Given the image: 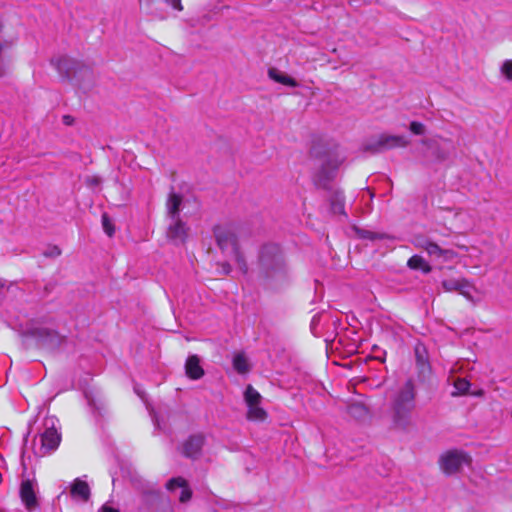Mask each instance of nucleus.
Listing matches in <instances>:
<instances>
[{"mask_svg": "<svg viewBox=\"0 0 512 512\" xmlns=\"http://www.w3.org/2000/svg\"><path fill=\"white\" fill-rule=\"evenodd\" d=\"M415 396V387L411 380L407 381L394 396L391 408V420L394 428L406 429L412 424Z\"/></svg>", "mask_w": 512, "mask_h": 512, "instance_id": "obj_1", "label": "nucleus"}, {"mask_svg": "<svg viewBox=\"0 0 512 512\" xmlns=\"http://www.w3.org/2000/svg\"><path fill=\"white\" fill-rule=\"evenodd\" d=\"M259 261L271 286H276L287 280L288 269L279 246L275 244L265 245L261 250Z\"/></svg>", "mask_w": 512, "mask_h": 512, "instance_id": "obj_2", "label": "nucleus"}, {"mask_svg": "<svg viewBox=\"0 0 512 512\" xmlns=\"http://www.w3.org/2000/svg\"><path fill=\"white\" fill-rule=\"evenodd\" d=\"M217 245L223 252H230L239 270L247 273V264L237 244L236 227L232 224H219L214 227Z\"/></svg>", "mask_w": 512, "mask_h": 512, "instance_id": "obj_3", "label": "nucleus"}, {"mask_svg": "<svg viewBox=\"0 0 512 512\" xmlns=\"http://www.w3.org/2000/svg\"><path fill=\"white\" fill-rule=\"evenodd\" d=\"M244 400L247 406V418L252 421H264L267 417L266 411L261 407L262 396L248 385L244 392Z\"/></svg>", "mask_w": 512, "mask_h": 512, "instance_id": "obj_4", "label": "nucleus"}, {"mask_svg": "<svg viewBox=\"0 0 512 512\" xmlns=\"http://www.w3.org/2000/svg\"><path fill=\"white\" fill-rule=\"evenodd\" d=\"M439 463L442 471L451 475L457 473L463 466L469 465L470 457L462 451L451 450L440 457Z\"/></svg>", "mask_w": 512, "mask_h": 512, "instance_id": "obj_5", "label": "nucleus"}, {"mask_svg": "<svg viewBox=\"0 0 512 512\" xmlns=\"http://www.w3.org/2000/svg\"><path fill=\"white\" fill-rule=\"evenodd\" d=\"M54 424L55 421L52 418L46 419L45 421V430L40 435L41 455H45L47 453H50L51 451H54L60 443L61 436L58 433L57 429L55 428Z\"/></svg>", "mask_w": 512, "mask_h": 512, "instance_id": "obj_6", "label": "nucleus"}, {"mask_svg": "<svg viewBox=\"0 0 512 512\" xmlns=\"http://www.w3.org/2000/svg\"><path fill=\"white\" fill-rule=\"evenodd\" d=\"M408 144L409 141L405 136L382 134L375 141L371 142L367 149L376 153L392 148L405 147Z\"/></svg>", "mask_w": 512, "mask_h": 512, "instance_id": "obj_7", "label": "nucleus"}, {"mask_svg": "<svg viewBox=\"0 0 512 512\" xmlns=\"http://www.w3.org/2000/svg\"><path fill=\"white\" fill-rule=\"evenodd\" d=\"M168 220L166 237L175 245L184 244L189 235V226L181 218Z\"/></svg>", "mask_w": 512, "mask_h": 512, "instance_id": "obj_8", "label": "nucleus"}, {"mask_svg": "<svg viewBox=\"0 0 512 512\" xmlns=\"http://www.w3.org/2000/svg\"><path fill=\"white\" fill-rule=\"evenodd\" d=\"M70 494L74 500L86 502L90 497V487L86 481L77 478L71 484Z\"/></svg>", "mask_w": 512, "mask_h": 512, "instance_id": "obj_9", "label": "nucleus"}, {"mask_svg": "<svg viewBox=\"0 0 512 512\" xmlns=\"http://www.w3.org/2000/svg\"><path fill=\"white\" fill-rule=\"evenodd\" d=\"M461 250L464 251L463 254H461V257H463V264L465 266L478 268L481 266V255L482 252L476 247H466V246H459Z\"/></svg>", "mask_w": 512, "mask_h": 512, "instance_id": "obj_10", "label": "nucleus"}, {"mask_svg": "<svg viewBox=\"0 0 512 512\" xmlns=\"http://www.w3.org/2000/svg\"><path fill=\"white\" fill-rule=\"evenodd\" d=\"M166 487H167V489L169 491H174L177 488H180L181 489V493H180V496H179V500L182 503L187 502L191 498V494H192L191 490L188 487V484H187L186 480L183 479L182 477H176V478L170 479L167 482Z\"/></svg>", "mask_w": 512, "mask_h": 512, "instance_id": "obj_11", "label": "nucleus"}, {"mask_svg": "<svg viewBox=\"0 0 512 512\" xmlns=\"http://www.w3.org/2000/svg\"><path fill=\"white\" fill-rule=\"evenodd\" d=\"M182 196L171 192L166 201V212L168 219L180 218Z\"/></svg>", "mask_w": 512, "mask_h": 512, "instance_id": "obj_12", "label": "nucleus"}, {"mask_svg": "<svg viewBox=\"0 0 512 512\" xmlns=\"http://www.w3.org/2000/svg\"><path fill=\"white\" fill-rule=\"evenodd\" d=\"M459 293L473 303L480 302L483 297L482 292L466 279H462Z\"/></svg>", "mask_w": 512, "mask_h": 512, "instance_id": "obj_13", "label": "nucleus"}, {"mask_svg": "<svg viewBox=\"0 0 512 512\" xmlns=\"http://www.w3.org/2000/svg\"><path fill=\"white\" fill-rule=\"evenodd\" d=\"M185 371L189 378L197 380L204 375V370L200 365V359L196 355L189 356L186 360Z\"/></svg>", "mask_w": 512, "mask_h": 512, "instance_id": "obj_14", "label": "nucleus"}, {"mask_svg": "<svg viewBox=\"0 0 512 512\" xmlns=\"http://www.w3.org/2000/svg\"><path fill=\"white\" fill-rule=\"evenodd\" d=\"M203 445V437L200 435L191 436L184 444H183V453L187 457L194 458L196 457Z\"/></svg>", "mask_w": 512, "mask_h": 512, "instance_id": "obj_15", "label": "nucleus"}, {"mask_svg": "<svg viewBox=\"0 0 512 512\" xmlns=\"http://www.w3.org/2000/svg\"><path fill=\"white\" fill-rule=\"evenodd\" d=\"M52 64L56 67L57 71L65 77L71 75L76 65L75 61L67 56H60L53 59Z\"/></svg>", "mask_w": 512, "mask_h": 512, "instance_id": "obj_16", "label": "nucleus"}, {"mask_svg": "<svg viewBox=\"0 0 512 512\" xmlns=\"http://www.w3.org/2000/svg\"><path fill=\"white\" fill-rule=\"evenodd\" d=\"M268 76L271 80L277 82V83H280L282 85H285V86H289V87H297L298 86V82L292 78L291 76L287 75L286 73L280 71L279 69L277 68H270L268 70Z\"/></svg>", "mask_w": 512, "mask_h": 512, "instance_id": "obj_17", "label": "nucleus"}, {"mask_svg": "<svg viewBox=\"0 0 512 512\" xmlns=\"http://www.w3.org/2000/svg\"><path fill=\"white\" fill-rule=\"evenodd\" d=\"M20 494L22 501L25 503L26 507L31 509L36 505V496L33 490L32 482L27 480L22 482Z\"/></svg>", "mask_w": 512, "mask_h": 512, "instance_id": "obj_18", "label": "nucleus"}, {"mask_svg": "<svg viewBox=\"0 0 512 512\" xmlns=\"http://www.w3.org/2000/svg\"><path fill=\"white\" fill-rule=\"evenodd\" d=\"M415 246L425 250L435 260H439L442 248L438 244L425 239H416Z\"/></svg>", "mask_w": 512, "mask_h": 512, "instance_id": "obj_19", "label": "nucleus"}, {"mask_svg": "<svg viewBox=\"0 0 512 512\" xmlns=\"http://www.w3.org/2000/svg\"><path fill=\"white\" fill-rule=\"evenodd\" d=\"M407 265L410 269L421 270L424 273H429L431 271V266L429 265V263L419 255H413L408 260Z\"/></svg>", "mask_w": 512, "mask_h": 512, "instance_id": "obj_20", "label": "nucleus"}, {"mask_svg": "<svg viewBox=\"0 0 512 512\" xmlns=\"http://www.w3.org/2000/svg\"><path fill=\"white\" fill-rule=\"evenodd\" d=\"M233 367L240 374H245L249 372L250 363L244 353H237L234 355Z\"/></svg>", "mask_w": 512, "mask_h": 512, "instance_id": "obj_21", "label": "nucleus"}, {"mask_svg": "<svg viewBox=\"0 0 512 512\" xmlns=\"http://www.w3.org/2000/svg\"><path fill=\"white\" fill-rule=\"evenodd\" d=\"M455 219L459 222L457 225L458 229H467L470 227V223L467 221L469 214L465 211L459 210L454 214Z\"/></svg>", "mask_w": 512, "mask_h": 512, "instance_id": "obj_22", "label": "nucleus"}, {"mask_svg": "<svg viewBox=\"0 0 512 512\" xmlns=\"http://www.w3.org/2000/svg\"><path fill=\"white\" fill-rule=\"evenodd\" d=\"M469 387V381L464 378H458L454 382V388L456 392H454L453 395H463L468 391Z\"/></svg>", "mask_w": 512, "mask_h": 512, "instance_id": "obj_23", "label": "nucleus"}, {"mask_svg": "<svg viewBox=\"0 0 512 512\" xmlns=\"http://www.w3.org/2000/svg\"><path fill=\"white\" fill-rule=\"evenodd\" d=\"M13 45V40H0V76L4 73V54Z\"/></svg>", "mask_w": 512, "mask_h": 512, "instance_id": "obj_24", "label": "nucleus"}, {"mask_svg": "<svg viewBox=\"0 0 512 512\" xmlns=\"http://www.w3.org/2000/svg\"><path fill=\"white\" fill-rule=\"evenodd\" d=\"M462 284V279H450V280H444L442 282V286L445 291L451 292V291H458L460 290V286Z\"/></svg>", "mask_w": 512, "mask_h": 512, "instance_id": "obj_25", "label": "nucleus"}, {"mask_svg": "<svg viewBox=\"0 0 512 512\" xmlns=\"http://www.w3.org/2000/svg\"><path fill=\"white\" fill-rule=\"evenodd\" d=\"M458 257H461V255H459L457 252H455L454 250H451V249H443L442 248V251H441V255L439 257V260L438 261H441V262H449V261H453L454 259L458 258Z\"/></svg>", "mask_w": 512, "mask_h": 512, "instance_id": "obj_26", "label": "nucleus"}, {"mask_svg": "<svg viewBox=\"0 0 512 512\" xmlns=\"http://www.w3.org/2000/svg\"><path fill=\"white\" fill-rule=\"evenodd\" d=\"M501 74L508 80L512 81V59L505 60L500 68Z\"/></svg>", "mask_w": 512, "mask_h": 512, "instance_id": "obj_27", "label": "nucleus"}, {"mask_svg": "<svg viewBox=\"0 0 512 512\" xmlns=\"http://www.w3.org/2000/svg\"><path fill=\"white\" fill-rule=\"evenodd\" d=\"M332 210L334 213L344 214L343 196L337 193L335 200L332 202Z\"/></svg>", "mask_w": 512, "mask_h": 512, "instance_id": "obj_28", "label": "nucleus"}, {"mask_svg": "<svg viewBox=\"0 0 512 512\" xmlns=\"http://www.w3.org/2000/svg\"><path fill=\"white\" fill-rule=\"evenodd\" d=\"M102 224H103L104 231L107 233V235L112 236L114 233V228H113L109 218L107 217V215L102 216Z\"/></svg>", "mask_w": 512, "mask_h": 512, "instance_id": "obj_29", "label": "nucleus"}, {"mask_svg": "<svg viewBox=\"0 0 512 512\" xmlns=\"http://www.w3.org/2000/svg\"><path fill=\"white\" fill-rule=\"evenodd\" d=\"M424 125L420 122L413 121L410 123V131L413 134L421 135L424 133Z\"/></svg>", "mask_w": 512, "mask_h": 512, "instance_id": "obj_30", "label": "nucleus"}, {"mask_svg": "<svg viewBox=\"0 0 512 512\" xmlns=\"http://www.w3.org/2000/svg\"><path fill=\"white\" fill-rule=\"evenodd\" d=\"M60 254L61 250L57 246L50 247L44 252L46 257H57Z\"/></svg>", "mask_w": 512, "mask_h": 512, "instance_id": "obj_31", "label": "nucleus"}, {"mask_svg": "<svg viewBox=\"0 0 512 512\" xmlns=\"http://www.w3.org/2000/svg\"><path fill=\"white\" fill-rule=\"evenodd\" d=\"M165 2L170 5L174 10L182 11L183 6L181 4V0H165Z\"/></svg>", "mask_w": 512, "mask_h": 512, "instance_id": "obj_32", "label": "nucleus"}, {"mask_svg": "<svg viewBox=\"0 0 512 512\" xmlns=\"http://www.w3.org/2000/svg\"><path fill=\"white\" fill-rule=\"evenodd\" d=\"M56 335L52 332H48L45 338L41 339L43 345H50L53 343L54 339H56Z\"/></svg>", "mask_w": 512, "mask_h": 512, "instance_id": "obj_33", "label": "nucleus"}, {"mask_svg": "<svg viewBox=\"0 0 512 512\" xmlns=\"http://www.w3.org/2000/svg\"><path fill=\"white\" fill-rule=\"evenodd\" d=\"M222 271L224 274H229L231 271L230 265L227 263L222 264Z\"/></svg>", "mask_w": 512, "mask_h": 512, "instance_id": "obj_34", "label": "nucleus"}, {"mask_svg": "<svg viewBox=\"0 0 512 512\" xmlns=\"http://www.w3.org/2000/svg\"><path fill=\"white\" fill-rule=\"evenodd\" d=\"M100 512H119V511L105 505L102 507Z\"/></svg>", "mask_w": 512, "mask_h": 512, "instance_id": "obj_35", "label": "nucleus"}, {"mask_svg": "<svg viewBox=\"0 0 512 512\" xmlns=\"http://www.w3.org/2000/svg\"><path fill=\"white\" fill-rule=\"evenodd\" d=\"M141 5L150 6L152 3V0H139Z\"/></svg>", "mask_w": 512, "mask_h": 512, "instance_id": "obj_36", "label": "nucleus"}, {"mask_svg": "<svg viewBox=\"0 0 512 512\" xmlns=\"http://www.w3.org/2000/svg\"><path fill=\"white\" fill-rule=\"evenodd\" d=\"M99 182H100V180H99L97 177H93V178H91V180H90V183H91V184H94V185L99 184Z\"/></svg>", "mask_w": 512, "mask_h": 512, "instance_id": "obj_37", "label": "nucleus"}, {"mask_svg": "<svg viewBox=\"0 0 512 512\" xmlns=\"http://www.w3.org/2000/svg\"><path fill=\"white\" fill-rule=\"evenodd\" d=\"M6 286V283L4 280L0 279V293L3 291V289L5 288Z\"/></svg>", "mask_w": 512, "mask_h": 512, "instance_id": "obj_38", "label": "nucleus"}, {"mask_svg": "<svg viewBox=\"0 0 512 512\" xmlns=\"http://www.w3.org/2000/svg\"><path fill=\"white\" fill-rule=\"evenodd\" d=\"M362 237H364V238H371L372 237V233L365 232L364 234H362Z\"/></svg>", "mask_w": 512, "mask_h": 512, "instance_id": "obj_39", "label": "nucleus"}, {"mask_svg": "<svg viewBox=\"0 0 512 512\" xmlns=\"http://www.w3.org/2000/svg\"><path fill=\"white\" fill-rule=\"evenodd\" d=\"M135 391H136V393L140 396V398H142V399H143V395H142V394H141L137 389H135Z\"/></svg>", "mask_w": 512, "mask_h": 512, "instance_id": "obj_40", "label": "nucleus"}]
</instances>
